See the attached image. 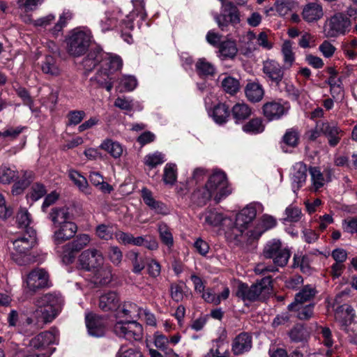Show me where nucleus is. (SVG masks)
<instances>
[{"instance_id":"obj_10","label":"nucleus","mask_w":357,"mask_h":357,"mask_svg":"<svg viewBox=\"0 0 357 357\" xmlns=\"http://www.w3.org/2000/svg\"><path fill=\"white\" fill-rule=\"evenodd\" d=\"M207 188H209L215 195V201L218 203L222 199L228 196L231 192L226 174L222 172H214L208 178Z\"/></svg>"},{"instance_id":"obj_52","label":"nucleus","mask_w":357,"mask_h":357,"mask_svg":"<svg viewBox=\"0 0 357 357\" xmlns=\"http://www.w3.org/2000/svg\"><path fill=\"white\" fill-rule=\"evenodd\" d=\"M17 222L19 227L24 229L26 233H29V227L31 220L30 213L25 208H21L17 215Z\"/></svg>"},{"instance_id":"obj_8","label":"nucleus","mask_w":357,"mask_h":357,"mask_svg":"<svg viewBox=\"0 0 357 357\" xmlns=\"http://www.w3.org/2000/svg\"><path fill=\"white\" fill-rule=\"evenodd\" d=\"M59 341V332L56 329L46 331L36 335L29 341V347L32 349L42 351L40 354H46L51 351L50 357L55 351V348L50 347V345L57 344Z\"/></svg>"},{"instance_id":"obj_53","label":"nucleus","mask_w":357,"mask_h":357,"mask_svg":"<svg viewBox=\"0 0 357 357\" xmlns=\"http://www.w3.org/2000/svg\"><path fill=\"white\" fill-rule=\"evenodd\" d=\"M176 168L174 164L167 163L164 168L163 181L167 185H172L176 181Z\"/></svg>"},{"instance_id":"obj_19","label":"nucleus","mask_w":357,"mask_h":357,"mask_svg":"<svg viewBox=\"0 0 357 357\" xmlns=\"http://www.w3.org/2000/svg\"><path fill=\"white\" fill-rule=\"evenodd\" d=\"M276 225L277 220L274 217L264 214L260 218L256 227L246 234L250 239H258L265 231L275 227Z\"/></svg>"},{"instance_id":"obj_2","label":"nucleus","mask_w":357,"mask_h":357,"mask_svg":"<svg viewBox=\"0 0 357 357\" xmlns=\"http://www.w3.org/2000/svg\"><path fill=\"white\" fill-rule=\"evenodd\" d=\"M91 39V31L86 27L71 30L66 38L68 53L75 57L84 54L88 50Z\"/></svg>"},{"instance_id":"obj_63","label":"nucleus","mask_w":357,"mask_h":357,"mask_svg":"<svg viewBox=\"0 0 357 357\" xmlns=\"http://www.w3.org/2000/svg\"><path fill=\"white\" fill-rule=\"evenodd\" d=\"M96 233L100 238L109 240L112 238L114 229L112 226L102 224L96 227Z\"/></svg>"},{"instance_id":"obj_56","label":"nucleus","mask_w":357,"mask_h":357,"mask_svg":"<svg viewBox=\"0 0 357 357\" xmlns=\"http://www.w3.org/2000/svg\"><path fill=\"white\" fill-rule=\"evenodd\" d=\"M165 161V155L158 151L149 154L144 158L145 164L151 168H154L157 165L162 164Z\"/></svg>"},{"instance_id":"obj_37","label":"nucleus","mask_w":357,"mask_h":357,"mask_svg":"<svg viewBox=\"0 0 357 357\" xmlns=\"http://www.w3.org/2000/svg\"><path fill=\"white\" fill-rule=\"evenodd\" d=\"M341 48L349 59H354L357 57V38L349 36L341 44Z\"/></svg>"},{"instance_id":"obj_34","label":"nucleus","mask_w":357,"mask_h":357,"mask_svg":"<svg viewBox=\"0 0 357 357\" xmlns=\"http://www.w3.org/2000/svg\"><path fill=\"white\" fill-rule=\"evenodd\" d=\"M265 126L261 118L257 117L250 119L242 126V130L250 135H257L264 132Z\"/></svg>"},{"instance_id":"obj_45","label":"nucleus","mask_w":357,"mask_h":357,"mask_svg":"<svg viewBox=\"0 0 357 357\" xmlns=\"http://www.w3.org/2000/svg\"><path fill=\"white\" fill-rule=\"evenodd\" d=\"M158 230L161 241L168 248L174 245V238L169 227L165 223L158 224Z\"/></svg>"},{"instance_id":"obj_39","label":"nucleus","mask_w":357,"mask_h":357,"mask_svg":"<svg viewBox=\"0 0 357 357\" xmlns=\"http://www.w3.org/2000/svg\"><path fill=\"white\" fill-rule=\"evenodd\" d=\"M117 13L114 11L106 12L100 21V27L102 32L113 29L116 26L118 17Z\"/></svg>"},{"instance_id":"obj_4","label":"nucleus","mask_w":357,"mask_h":357,"mask_svg":"<svg viewBox=\"0 0 357 357\" xmlns=\"http://www.w3.org/2000/svg\"><path fill=\"white\" fill-rule=\"evenodd\" d=\"M351 26V20L344 13L337 12L326 20L324 33L328 38H335L348 33Z\"/></svg>"},{"instance_id":"obj_22","label":"nucleus","mask_w":357,"mask_h":357,"mask_svg":"<svg viewBox=\"0 0 357 357\" xmlns=\"http://www.w3.org/2000/svg\"><path fill=\"white\" fill-rule=\"evenodd\" d=\"M355 312L354 308L349 305H342L337 307L335 311V319L339 323L340 328L345 331L347 327L354 320Z\"/></svg>"},{"instance_id":"obj_59","label":"nucleus","mask_w":357,"mask_h":357,"mask_svg":"<svg viewBox=\"0 0 357 357\" xmlns=\"http://www.w3.org/2000/svg\"><path fill=\"white\" fill-rule=\"evenodd\" d=\"M45 0H17V4L19 9L24 12H30L35 10Z\"/></svg>"},{"instance_id":"obj_55","label":"nucleus","mask_w":357,"mask_h":357,"mask_svg":"<svg viewBox=\"0 0 357 357\" xmlns=\"http://www.w3.org/2000/svg\"><path fill=\"white\" fill-rule=\"evenodd\" d=\"M196 68L199 73L204 75H212L215 71L214 66L204 58L199 59L197 61Z\"/></svg>"},{"instance_id":"obj_33","label":"nucleus","mask_w":357,"mask_h":357,"mask_svg":"<svg viewBox=\"0 0 357 357\" xmlns=\"http://www.w3.org/2000/svg\"><path fill=\"white\" fill-rule=\"evenodd\" d=\"M100 148L109 153L114 158H119L123 154V146L117 142L106 139L100 145Z\"/></svg>"},{"instance_id":"obj_60","label":"nucleus","mask_w":357,"mask_h":357,"mask_svg":"<svg viewBox=\"0 0 357 357\" xmlns=\"http://www.w3.org/2000/svg\"><path fill=\"white\" fill-rule=\"evenodd\" d=\"M116 357H144L139 349L122 345L116 352Z\"/></svg>"},{"instance_id":"obj_9","label":"nucleus","mask_w":357,"mask_h":357,"mask_svg":"<svg viewBox=\"0 0 357 357\" xmlns=\"http://www.w3.org/2000/svg\"><path fill=\"white\" fill-rule=\"evenodd\" d=\"M214 19L222 31L226 30L229 24L236 26L241 22L239 11L234 3H223L220 14H215Z\"/></svg>"},{"instance_id":"obj_5","label":"nucleus","mask_w":357,"mask_h":357,"mask_svg":"<svg viewBox=\"0 0 357 357\" xmlns=\"http://www.w3.org/2000/svg\"><path fill=\"white\" fill-rule=\"evenodd\" d=\"M263 255L266 259H273L276 267H284L289 261L291 252L288 248L282 247L280 240L272 239L264 246Z\"/></svg>"},{"instance_id":"obj_21","label":"nucleus","mask_w":357,"mask_h":357,"mask_svg":"<svg viewBox=\"0 0 357 357\" xmlns=\"http://www.w3.org/2000/svg\"><path fill=\"white\" fill-rule=\"evenodd\" d=\"M301 15L307 23L319 21L324 17L322 5L318 1H312L303 6Z\"/></svg>"},{"instance_id":"obj_40","label":"nucleus","mask_w":357,"mask_h":357,"mask_svg":"<svg viewBox=\"0 0 357 357\" xmlns=\"http://www.w3.org/2000/svg\"><path fill=\"white\" fill-rule=\"evenodd\" d=\"M111 74L107 72V68H102L99 70L95 77L96 81L100 86L104 87L107 91H110L113 88V83L112 82V77Z\"/></svg>"},{"instance_id":"obj_14","label":"nucleus","mask_w":357,"mask_h":357,"mask_svg":"<svg viewBox=\"0 0 357 357\" xmlns=\"http://www.w3.org/2000/svg\"><path fill=\"white\" fill-rule=\"evenodd\" d=\"M49 275L43 269H35L26 279V288L32 293L48 286Z\"/></svg>"},{"instance_id":"obj_62","label":"nucleus","mask_w":357,"mask_h":357,"mask_svg":"<svg viewBox=\"0 0 357 357\" xmlns=\"http://www.w3.org/2000/svg\"><path fill=\"white\" fill-rule=\"evenodd\" d=\"M284 143L291 147H296L298 144L299 135L297 130L289 129L283 136Z\"/></svg>"},{"instance_id":"obj_49","label":"nucleus","mask_w":357,"mask_h":357,"mask_svg":"<svg viewBox=\"0 0 357 357\" xmlns=\"http://www.w3.org/2000/svg\"><path fill=\"white\" fill-rule=\"evenodd\" d=\"M73 17V13L69 10H66L60 15L59 21L52 29V32L54 35H57L62 29L67 25L68 22Z\"/></svg>"},{"instance_id":"obj_18","label":"nucleus","mask_w":357,"mask_h":357,"mask_svg":"<svg viewBox=\"0 0 357 357\" xmlns=\"http://www.w3.org/2000/svg\"><path fill=\"white\" fill-rule=\"evenodd\" d=\"M318 129H320L322 134L328 138V144L331 146H335L340 142L343 134L342 130L335 122L318 121Z\"/></svg>"},{"instance_id":"obj_25","label":"nucleus","mask_w":357,"mask_h":357,"mask_svg":"<svg viewBox=\"0 0 357 357\" xmlns=\"http://www.w3.org/2000/svg\"><path fill=\"white\" fill-rule=\"evenodd\" d=\"M314 307V304L312 303L305 304V303L293 302L288 305L289 310L294 312L301 320H308L312 317Z\"/></svg>"},{"instance_id":"obj_50","label":"nucleus","mask_w":357,"mask_h":357,"mask_svg":"<svg viewBox=\"0 0 357 357\" xmlns=\"http://www.w3.org/2000/svg\"><path fill=\"white\" fill-rule=\"evenodd\" d=\"M123 62L121 59L118 56H109L108 59L104 61V66L102 68H107V72L112 75L114 72L120 70L122 67Z\"/></svg>"},{"instance_id":"obj_48","label":"nucleus","mask_w":357,"mask_h":357,"mask_svg":"<svg viewBox=\"0 0 357 357\" xmlns=\"http://www.w3.org/2000/svg\"><path fill=\"white\" fill-rule=\"evenodd\" d=\"M221 85L225 91L231 95L235 94L240 87L238 80L230 76H225L222 79Z\"/></svg>"},{"instance_id":"obj_64","label":"nucleus","mask_w":357,"mask_h":357,"mask_svg":"<svg viewBox=\"0 0 357 357\" xmlns=\"http://www.w3.org/2000/svg\"><path fill=\"white\" fill-rule=\"evenodd\" d=\"M69 177L81 190L84 191L86 189L88 185L87 181L78 172L70 170Z\"/></svg>"},{"instance_id":"obj_57","label":"nucleus","mask_w":357,"mask_h":357,"mask_svg":"<svg viewBox=\"0 0 357 357\" xmlns=\"http://www.w3.org/2000/svg\"><path fill=\"white\" fill-rule=\"evenodd\" d=\"M137 85V81L134 76L124 75L120 80V91H131L135 89Z\"/></svg>"},{"instance_id":"obj_1","label":"nucleus","mask_w":357,"mask_h":357,"mask_svg":"<svg viewBox=\"0 0 357 357\" xmlns=\"http://www.w3.org/2000/svg\"><path fill=\"white\" fill-rule=\"evenodd\" d=\"M35 310L26 319L28 325H33L37 329L52 323L61 311L63 299L60 294L47 293L36 298Z\"/></svg>"},{"instance_id":"obj_46","label":"nucleus","mask_w":357,"mask_h":357,"mask_svg":"<svg viewBox=\"0 0 357 357\" xmlns=\"http://www.w3.org/2000/svg\"><path fill=\"white\" fill-rule=\"evenodd\" d=\"M42 70L44 73L52 76H57L60 73V69L56 64L55 59L51 56L45 57L42 64Z\"/></svg>"},{"instance_id":"obj_29","label":"nucleus","mask_w":357,"mask_h":357,"mask_svg":"<svg viewBox=\"0 0 357 357\" xmlns=\"http://www.w3.org/2000/svg\"><path fill=\"white\" fill-rule=\"evenodd\" d=\"M229 114L230 112L228 106L224 103H218L209 112V115L213 118L214 121L220 125L227 121Z\"/></svg>"},{"instance_id":"obj_12","label":"nucleus","mask_w":357,"mask_h":357,"mask_svg":"<svg viewBox=\"0 0 357 357\" xmlns=\"http://www.w3.org/2000/svg\"><path fill=\"white\" fill-rule=\"evenodd\" d=\"M88 234L78 235L73 241L62 247L61 257L66 264L72 263L75 257V252H79L86 247L90 242Z\"/></svg>"},{"instance_id":"obj_61","label":"nucleus","mask_w":357,"mask_h":357,"mask_svg":"<svg viewBox=\"0 0 357 357\" xmlns=\"http://www.w3.org/2000/svg\"><path fill=\"white\" fill-rule=\"evenodd\" d=\"M285 215L286 218L284 219L285 221L296 222L301 219L302 213L299 208L290 205L286 208Z\"/></svg>"},{"instance_id":"obj_54","label":"nucleus","mask_w":357,"mask_h":357,"mask_svg":"<svg viewBox=\"0 0 357 357\" xmlns=\"http://www.w3.org/2000/svg\"><path fill=\"white\" fill-rule=\"evenodd\" d=\"M223 220L222 213L215 211H209L204 214V222L212 227L218 226Z\"/></svg>"},{"instance_id":"obj_7","label":"nucleus","mask_w":357,"mask_h":357,"mask_svg":"<svg viewBox=\"0 0 357 357\" xmlns=\"http://www.w3.org/2000/svg\"><path fill=\"white\" fill-rule=\"evenodd\" d=\"M36 234L33 229H29V233L13 241V259L19 265H24V261L18 255L26 256V253L36 245Z\"/></svg>"},{"instance_id":"obj_51","label":"nucleus","mask_w":357,"mask_h":357,"mask_svg":"<svg viewBox=\"0 0 357 357\" xmlns=\"http://www.w3.org/2000/svg\"><path fill=\"white\" fill-rule=\"evenodd\" d=\"M128 257L131 261L133 268V273L139 274L145 268V262L142 257H139V255L137 252L130 251L128 253Z\"/></svg>"},{"instance_id":"obj_58","label":"nucleus","mask_w":357,"mask_h":357,"mask_svg":"<svg viewBox=\"0 0 357 357\" xmlns=\"http://www.w3.org/2000/svg\"><path fill=\"white\" fill-rule=\"evenodd\" d=\"M17 178V172L6 166L0 167V183H10Z\"/></svg>"},{"instance_id":"obj_3","label":"nucleus","mask_w":357,"mask_h":357,"mask_svg":"<svg viewBox=\"0 0 357 357\" xmlns=\"http://www.w3.org/2000/svg\"><path fill=\"white\" fill-rule=\"evenodd\" d=\"M271 278L265 277L259 282L249 287L245 283H239L236 296L242 300L255 301L270 294L271 291Z\"/></svg>"},{"instance_id":"obj_41","label":"nucleus","mask_w":357,"mask_h":357,"mask_svg":"<svg viewBox=\"0 0 357 357\" xmlns=\"http://www.w3.org/2000/svg\"><path fill=\"white\" fill-rule=\"evenodd\" d=\"M309 172L310 174L312 189L314 191H317L324 185L326 183L325 178L319 168L317 167H310Z\"/></svg>"},{"instance_id":"obj_15","label":"nucleus","mask_w":357,"mask_h":357,"mask_svg":"<svg viewBox=\"0 0 357 357\" xmlns=\"http://www.w3.org/2000/svg\"><path fill=\"white\" fill-rule=\"evenodd\" d=\"M52 239L56 245L61 244L73 238L77 231V227L72 220L52 227Z\"/></svg>"},{"instance_id":"obj_27","label":"nucleus","mask_w":357,"mask_h":357,"mask_svg":"<svg viewBox=\"0 0 357 357\" xmlns=\"http://www.w3.org/2000/svg\"><path fill=\"white\" fill-rule=\"evenodd\" d=\"M120 299L114 291H109L102 294L99 299V307L104 312L116 310L119 307Z\"/></svg>"},{"instance_id":"obj_11","label":"nucleus","mask_w":357,"mask_h":357,"mask_svg":"<svg viewBox=\"0 0 357 357\" xmlns=\"http://www.w3.org/2000/svg\"><path fill=\"white\" fill-rule=\"evenodd\" d=\"M80 267L87 271L95 272L104 263L102 252L96 248H90L83 251L79 257Z\"/></svg>"},{"instance_id":"obj_42","label":"nucleus","mask_w":357,"mask_h":357,"mask_svg":"<svg viewBox=\"0 0 357 357\" xmlns=\"http://www.w3.org/2000/svg\"><path fill=\"white\" fill-rule=\"evenodd\" d=\"M112 269L109 265L98 268L95 273L96 282L105 285L109 284L112 279Z\"/></svg>"},{"instance_id":"obj_30","label":"nucleus","mask_w":357,"mask_h":357,"mask_svg":"<svg viewBox=\"0 0 357 357\" xmlns=\"http://www.w3.org/2000/svg\"><path fill=\"white\" fill-rule=\"evenodd\" d=\"M212 197L215 199V195L209 188H207L206 184L205 186L195 190L192 194V201L199 206L206 205Z\"/></svg>"},{"instance_id":"obj_6","label":"nucleus","mask_w":357,"mask_h":357,"mask_svg":"<svg viewBox=\"0 0 357 357\" xmlns=\"http://www.w3.org/2000/svg\"><path fill=\"white\" fill-rule=\"evenodd\" d=\"M113 331L119 337L128 341H138L143 337L142 326L136 321H118Z\"/></svg>"},{"instance_id":"obj_28","label":"nucleus","mask_w":357,"mask_h":357,"mask_svg":"<svg viewBox=\"0 0 357 357\" xmlns=\"http://www.w3.org/2000/svg\"><path fill=\"white\" fill-rule=\"evenodd\" d=\"M245 94L249 101L258 102L264 96V89L259 82H249L245 87Z\"/></svg>"},{"instance_id":"obj_38","label":"nucleus","mask_w":357,"mask_h":357,"mask_svg":"<svg viewBox=\"0 0 357 357\" xmlns=\"http://www.w3.org/2000/svg\"><path fill=\"white\" fill-rule=\"evenodd\" d=\"M237 52L238 49L234 41L227 40L220 44L219 53L222 59H233Z\"/></svg>"},{"instance_id":"obj_26","label":"nucleus","mask_w":357,"mask_h":357,"mask_svg":"<svg viewBox=\"0 0 357 357\" xmlns=\"http://www.w3.org/2000/svg\"><path fill=\"white\" fill-rule=\"evenodd\" d=\"M48 218L52 222V227L72 220V215L67 207H54L48 214Z\"/></svg>"},{"instance_id":"obj_20","label":"nucleus","mask_w":357,"mask_h":357,"mask_svg":"<svg viewBox=\"0 0 357 357\" xmlns=\"http://www.w3.org/2000/svg\"><path fill=\"white\" fill-rule=\"evenodd\" d=\"M284 67L275 60L268 59L263 63V73L272 82L279 85L284 77Z\"/></svg>"},{"instance_id":"obj_32","label":"nucleus","mask_w":357,"mask_h":357,"mask_svg":"<svg viewBox=\"0 0 357 357\" xmlns=\"http://www.w3.org/2000/svg\"><path fill=\"white\" fill-rule=\"evenodd\" d=\"M317 290L315 287L311 284L305 285L296 295L294 301L296 303H312L314 298Z\"/></svg>"},{"instance_id":"obj_16","label":"nucleus","mask_w":357,"mask_h":357,"mask_svg":"<svg viewBox=\"0 0 357 357\" xmlns=\"http://www.w3.org/2000/svg\"><path fill=\"white\" fill-rule=\"evenodd\" d=\"M307 165L303 162H296L291 167L289 178L291 185L294 193H296L306 182Z\"/></svg>"},{"instance_id":"obj_35","label":"nucleus","mask_w":357,"mask_h":357,"mask_svg":"<svg viewBox=\"0 0 357 357\" xmlns=\"http://www.w3.org/2000/svg\"><path fill=\"white\" fill-rule=\"evenodd\" d=\"M140 311L135 303L125 302L117 312V317L136 318L140 315Z\"/></svg>"},{"instance_id":"obj_23","label":"nucleus","mask_w":357,"mask_h":357,"mask_svg":"<svg viewBox=\"0 0 357 357\" xmlns=\"http://www.w3.org/2000/svg\"><path fill=\"white\" fill-rule=\"evenodd\" d=\"M252 348V337L246 333H241L233 340L231 351L236 356L248 352Z\"/></svg>"},{"instance_id":"obj_43","label":"nucleus","mask_w":357,"mask_h":357,"mask_svg":"<svg viewBox=\"0 0 357 357\" xmlns=\"http://www.w3.org/2000/svg\"><path fill=\"white\" fill-rule=\"evenodd\" d=\"M297 6L293 0H279L274 3L275 9L280 16H286Z\"/></svg>"},{"instance_id":"obj_17","label":"nucleus","mask_w":357,"mask_h":357,"mask_svg":"<svg viewBox=\"0 0 357 357\" xmlns=\"http://www.w3.org/2000/svg\"><path fill=\"white\" fill-rule=\"evenodd\" d=\"M85 320L90 335L100 337L105 334L106 320L103 317L89 313L86 315Z\"/></svg>"},{"instance_id":"obj_31","label":"nucleus","mask_w":357,"mask_h":357,"mask_svg":"<svg viewBox=\"0 0 357 357\" xmlns=\"http://www.w3.org/2000/svg\"><path fill=\"white\" fill-rule=\"evenodd\" d=\"M252 113L251 107L245 102H238L231 109V114L236 123L248 119Z\"/></svg>"},{"instance_id":"obj_24","label":"nucleus","mask_w":357,"mask_h":357,"mask_svg":"<svg viewBox=\"0 0 357 357\" xmlns=\"http://www.w3.org/2000/svg\"><path fill=\"white\" fill-rule=\"evenodd\" d=\"M142 197L144 203L155 213L161 215H167L169 213V209L167 206L160 201L154 199L152 192L144 188L142 190Z\"/></svg>"},{"instance_id":"obj_36","label":"nucleus","mask_w":357,"mask_h":357,"mask_svg":"<svg viewBox=\"0 0 357 357\" xmlns=\"http://www.w3.org/2000/svg\"><path fill=\"white\" fill-rule=\"evenodd\" d=\"M102 59V53L99 50H92L82 61L85 70L91 71Z\"/></svg>"},{"instance_id":"obj_44","label":"nucleus","mask_w":357,"mask_h":357,"mask_svg":"<svg viewBox=\"0 0 357 357\" xmlns=\"http://www.w3.org/2000/svg\"><path fill=\"white\" fill-rule=\"evenodd\" d=\"M281 51L283 56L284 68H291L295 61V55L293 52L291 43L285 41L282 44Z\"/></svg>"},{"instance_id":"obj_47","label":"nucleus","mask_w":357,"mask_h":357,"mask_svg":"<svg viewBox=\"0 0 357 357\" xmlns=\"http://www.w3.org/2000/svg\"><path fill=\"white\" fill-rule=\"evenodd\" d=\"M262 205L259 203L248 205L238 213V221L242 222L241 220L244 216L252 221L256 217L257 211H262Z\"/></svg>"},{"instance_id":"obj_13","label":"nucleus","mask_w":357,"mask_h":357,"mask_svg":"<svg viewBox=\"0 0 357 357\" xmlns=\"http://www.w3.org/2000/svg\"><path fill=\"white\" fill-rule=\"evenodd\" d=\"M289 108V103L282 100L267 102L262 107L263 114L269 121L280 119L288 113Z\"/></svg>"}]
</instances>
